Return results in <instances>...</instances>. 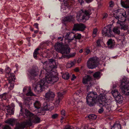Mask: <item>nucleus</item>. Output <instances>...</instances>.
I'll return each instance as SVG.
<instances>
[{
	"instance_id": "obj_1",
	"label": "nucleus",
	"mask_w": 129,
	"mask_h": 129,
	"mask_svg": "<svg viewBox=\"0 0 129 129\" xmlns=\"http://www.w3.org/2000/svg\"><path fill=\"white\" fill-rule=\"evenodd\" d=\"M92 12L90 9L85 10L83 12L80 10L77 13V20L79 22H85L90 17V15Z\"/></svg>"
},
{
	"instance_id": "obj_2",
	"label": "nucleus",
	"mask_w": 129,
	"mask_h": 129,
	"mask_svg": "<svg viewBox=\"0 0 129 129\" xmlns=\"http://www.w3.org/2000/svg\"><path fill=\"white\" fill-rule=\"evenodd\" d=\"M98 95L95 92H89L86 97L87 104L90 106H93L95 104L97 101Z\"/></svg>"
},
{
	"instance_id": "obj_3",
	"label": "nucleus",
	"mask_w": 129,
	"mask_h": 129,
	"mask_svg": "<svg viewBox=\"0 0 129 129\" xmlns=\"http://www.w3.org/2000/svg\"><path fill=\"white\" fill-rule=\"evenodd\" d=\"M43 64V68L47 72L52 71L53 69L57 68V63L55 60L53 59H49L48 61L41 62Z\"/></svg>"
},
{
	"instance_id": "obj_4",
	"label": "nucleus",
	"mask_w": 129,
	"mask_h": 129,
	"mask_svg": "<svg viewBox=\"0 0 129 129\" xmlns=\"http://www.w3.org/2000/svg\"><path fill=\"white\" fill-rule=\"evenodd\" d=\"M54 47L56 51L63 54H68L70 52V49L68 45H63L59 42L56 43Z\"/></svg>"
},
{
	"instance_id": "obj_5",
	"label": "nucleus",
	"mask_w": 129,
	"mask_h": 129,
	"mask_svg": "<svg viewBox=\"0 0 129 129\" xmlns=\"http://www.w3.org/2000/svg\"><path fill=\"white\" fill-rule=\"evenodd\" d=\"M121 90L122 92L126 95H129V82L126 78H123L121 82Z\"/></svg>"
},
{
	"instance_id": "obj_6",
	"label": "nucleus",
	"mask_w": 129,
	"mask_h": 129,
	"mask_svg": "<svg viewBox=\"0 0 129 129\" xmlns=\"http://www.w3.org/2000/svg\"><path fill=\"white\" fill-rule=\"evenodd\" d=\"M44 80V82L46 84L47 88L48 87V84H53L56 82L58 80V78L57 77L52 75L51 74L49 73L45 76V79Z\"/></svg>"
},
{
	"instance_id": "obj_7",
	"label": "nucleus",
	"mask_w": 129,
	"mask_h": 129,
	"mask_svg": "<svg viewBox=\"0 0 129 129\" xmlns=\"http://www.w3.org/2000/svg\"><path fill=\"white\" fill-rule=\"evenodd\" d=\"M46 83L44 82L43 80H41L38 82L34 90L37 93H39L43 91L44 89H46Z\"/></svg>"
},
{
	"instance_id": "obj_8",
	"label": "nucleus",
	"mask_w": 129,
	"mask_h": 129,
	"mask_svg": "<svg viewBox=\"0 0 129 129\" xmlns=\"http://www.w3.org/2000/svg\"><path fill=\"white\" fill-rule=\"evenodd\" d=\"M87 66L89 69H91L97 67L98 66L97 58L93 57L89 58L87 62Z\"/></svg>"
},
{
	"instance_id": "obj_9",
	"label": "nucleus",
	"mask_w": 129,
	"mask_h": 129,
	"mask_svg": "<svg viewBox=\"0 0 129 129\" xmlns=\"http://www.w3.org/2000/svg\"><path fill=\"white\" fill-rule=\"evenodd\" d=\"M25 116L28 117H29L32 119L33 122L38 123L40 122V119L37 116L34 115L32 113L30 112L27 110H25Z\"/></svg>"
},
{
	"instance_id": "obj_10",
	"label": "nucleus",
	"mask_w": 129,
	"mask_h": 129,
	"mask_svg": "<svg viewBox=\"0 0 129 129\" xmlns=\"http://www.w3.org/2000/svg\"><path fill=\"white\" fill-rule=\"evenodd\" d=\"M102 34L103 35L105 36L111 37L113 35L111 30V26L108 25L105 27L102 30Z\"/></svg>"
},
{
	"instance_id": "obj_11",
	"label": "nucleus",
	"mask_w": 129,
	"mask_h": 129,
	"mask_svg": "<svg viewBox=\"0 0 129 129\" xmlns=\"http://www.w3.org/2000/svg\"><path fill=\"white\" fill-rule=\"evenodd\" d=\"M11 70L10 68L8 67L6 69V76L8 78V81L9 83L15 80V76L14 75V74L11 73Z\"/></svg>"
},
{
	"instance_id": "obj_12",
	"label": "nucleus",
	"mask_w": 129,
	"mask_h": 129,
	"mask_svg": "<svg viewBox=\"0 0 129 129\" xmlns=\"http://www.w3.org/2000/svg\"><path fill=\"white\" fill-rule=\"evenodd\" d=\"M85 27L86 26L84 24L81 23H76L74 24L73 30L83 31L84 30Z\"/></svg>"
},
{
	"instance_id": "obj_13",
	"label": "nucleus",
	"mask_w": 129,
	"mask_h": 129,
	"mask_svg": "<svg viewBox=\"0 0 129 129\" xmlns=\"http://www.w3.org/2000/svg\"><path fill=\"white\" fill-rule=\"evenodd\" d=\"M126 12L124 10L122 9H120L115 11L114 12V16L116 19L118 18L123 15L124 13Z\"/></svg>"
},
{
	"instance_id": "obj_14",
	"label": "nucleus",
	"mask_w": 129,
	"mask_h": 129,
	"mask_svg": "<svg viewBox=\"0 0 129 129\" xmlns=\"http://www.w3.org/2000/svg\"><path fill=\"white\" fill-rule=\"evenodd\" d=\"M30 75L33 77L37 76L39 74V70L37 67L33 68L28 71Z\"/></svg>"
},
{
	"instance_id": "obj_15",
	"label": "nucleus",
	"mask_w": 129,
	"mask_h": 129,
	"mask_svg": "<svg viewBox=\"0 0 129 129\" xmlns=\"http://www.w3.org/2000/svg\"><path fill=\"white\" fill-rule=\"evenodd\" d=\"M54 93L52 91L49 90L47 92L45 95V98L47 100H52L55 96Z\"/></svg>"
},
{
	"instance_id": "obj_16",
	"label": "nucleus",
	"mask_w": 129,
	"mask_h": 129,
	"mask_svg": "<svg viewBox=\"0 0 129 129\" xmlns=\"http://www.w3.org/2000/svg\"><path fill=\"white\" fill-rule=\"evenodd\" d=\"M53 109V107L51 106L50 104L47 102H45L43 104V109L45 110H51Z\"/></svg>"
},
{
	"instance_id": "obj_17",
	"label": "nucleus",
	"mask_w": 129,
	"mask_h": 129,
	"mask_svg": "<svg viewBox=\"0 0 129 129\" xmlns=\"http://www.w3.org/2000/svg\"><path fill=\"white\" fill-rule=\"evenodd\" d=\"M98 102L100 104L102 105L106 103L107 100L105 96L101 95L99 98Z\"/></svg>"
},
{
	"instance_id": "obj_18",
	"label": "nucleus",
	"mask_w": 129,
	"mask_h": 129,
	"mask_svg": "<svg viewBox=\"0 0 129 129\" xmlns=\"http://www.w3.org/2000/svg\"><path fill=\"white\" fill-rule=\"evenodd\" d=\"M74 17L73 16L70 15L66 16L62 19V21L64 22H70L74 19Z\"/></svg>"
},
{
	"instance_id": "obj_19",
	"label": "nucleus",
	"mask_w": 129,
	"mask_h": 129,
	"mask_svg": "<svg viewBox=\"0 0 129 129\" xmlns=\"http://www.w3.org/2000/svg\"><path fill=\"white\" fill-rule=\"evenodd\" d=\"M25 127L23 122L21 123H18L16 124L14 129H24Z\"/></svg>"
},
{
	"instance_id": "obj_20",
	"label": "nucleus",
	"mask_w": 129,
	"mask_h": 129,
	"mask_svg": "<svg viewBox=\"0 0 129 129\" xmlns=\"http://www.w3.org/2000/svg\"><path fill=\"white\" fill-rule=\"evenodd\" d=\"M91 78L90 76L88 75L85 76L83 78L82 82L84 84H87L91 80Z\"/></svg>"
},
{
	"instance_id": "obj_21",
	"label": "nucleus",
	"mask_w": 129,
	"mask_h": 129,
	"mask_svg": "<svg viewBox=\"0 0 129 129\" xmlns=\"http://www.w3.org/2000/svg\"><path fill=\"white\" fill-rule=\"evenodd\" d=\"M28 120V121H27L25 122H23L24 124L25 125V127L27 125L31 126L32 125L31 123L32 119H31L29 117H27V116H26Z\"/></svg>"
},
{
	"instance_id": "obj_22",
	"label": "nucleus",
	"mask_w": 129,
	"mask_h": 129,
	"mask_svg": "<svg viewBox=\"0 0 129 129\" xmlns=\"http://www.w3.org/2000/svg\"><path fill=\"white\" fill-rule=\"evenodd\" d=\"M66 92V91H64L62 92H57V99L61 101L63 97V95Z\"/></svg>"
},
{
	"instance_id": "obj_23",
	"label": "nucleus",
	"mask_w": 129,
	"mask_h": 129,
	"mask_svg": "<svg viewBox=\"0 0 129 129\" xmlns=\"http://www.w3.org/2000/svg\"><path fill=\"white\" fill-rule=\"evenodd\" d=\"M15 119L10 118L5 121V123L9 124L12 126H13L15 123Z\"/></svg>"
},
{
	"instance_id": "obj_24",
	"label": "nucleus",
	"mask_w": 129,
	"mask_h": 129,
	"mask_svg": "<svg viewBox=\"0 0 129 129\" xmlns=\"http://www.w3.org/2000/svg\"><path fill=\"white\" fill-rule=\"evenodd\" d=\"M108 47L110 49L113 48L114 45L113 44V40L112 39H109L107 42Z\"/></svg>"
},
{
	"instance_id": "obj_25",
	"label": "nucleus",
	"mask_w": 129,
	"mask_h": 129,
	"mask_svg": "<svg viewBox=\"0 0 129 129\" xmlns=\"http://www.w3.org/2000/svg\"><path fill=\"white\" fill-rule=\"evenodd\" d=\"M120 27L116 26L113 29L112 31L115 34L119 35L120 33Z\"/></svg>"
},
{
	"instance_id": "obj_26",
	"label": "nucleus",
	"mask_w": 129,
	"mask_h": 129,
	"mask_svg": "<svg viewBox=\"0 0 129 129\" xmlns=\"http://www.w3.org/2000/svg\"><path fill=\"white\" fill-rule=\"evenodd\" d=\"M116 101L119 103H121L122 100V97L120 94L114 98Z\"/></svg>"
},
{
	"instance_id": "obj_27",
	"label": "nucleus",
	"mask_w": 129,
	"mask_h": 129,
	"mask_svg": "<svg viewBox=\"0 0 129 129\" xmlns=\"http://www.w3.org/2000/svg\"><path fill=\"white\" fill-rule=\"evenodd\" d=\"M24 104L25 105L27 106L28 107H29V105L31 104V102L29 98H26L25 99Z\"/></svg>"
},
{
	"instance_id": "obj_28",
	"label": "nucleus",
	"mask_w": 129,
	"mask_h": 129,
	"mask_svg": "<svg viewBox=\"0 0 129 129\" xmlns=\"http://www.w3.org/2000/svg\"><path fill=\"white\" fill-rule=\"evenodd\" d=\"M111 129H121V126L119 123H115L112 127Z\"/></svg>"
},
{
	"instance_id": "obj_29",
	"label": "nucleus",
	"mask_w": 129,
	"mask_h": 129,
	"mask_svg": "<svg viewBox=\"0 0 129 129\" xmlns=\"http://www.w3.org/2000/svg\"><path fill=\"white\" fill-rule=\"evenodd\" d=\"M34 105L36 108L38 109L40 108L41 104L39 101H36L34 103Z\"/></svg>"
},
{
	"instance_id": "obj_30",
	"label": "nucleus",
	"mask_w": 129,
	"mask_h": 129,
	"mask_svg": "<svg viewBox=\"0 0 129 129\" xmlns=\"http://www.w3.org/2000/svg\"><path fill=\"white\" fill-rule=\"evenodd\" d=\"M72 36V34L67 33L65 36V38L66 39L68 40L71 41L73 39V37H72L71 38H70V37Z\"/></svg>"
},
{
	"instance_id": "obj_31",
	"label": "nucleus",
	"mask_w": 129,
	"mask_h": 129,
	"mask_svg": "<svg viewBox=\"0 0 129 129\" xmlns=\"http://www.w3.org/2000/svg\"><path fill=\"white\" fill-rule=\"evenodd\" d=\"M112 93L114 98L120 94L117 90H112Z\"/></svg>"
},
{
	"instance_id": "obj_32",
	"label": "nucleus",
	"mask_w": 129,
	"mask_h": 129,
	"mask_svg": "<svg viewBox=\"0 0 129 129\" xmlns=\"http://www.w3.org/2000/svg\"><path fill=\"white\" fill-rule=\"evenodd\" d=\"M7 93H5L2 94L0 95V98L2 100H5L7 99Z\"/></svg>"
},
{
	"instance_id": "obj_33",
	"label": "nucleus",
	"mask_w": 129,
	"mask_h": 129,
	"mask_svg": "<svg viewBox=\"0 0 129 129\" xmlns=\"http://www.w3.org/2000/svg\"><path fill=\"white\" fill-rule=\"evenodd\" d=\"M26 95L27 96H33L34 95V94L31 91V88L29 87L28 88V92L26 93Z\"/></svg>"
},
{
	"instance_id": "obj_34",
	"label": "nucleus",
	"mask_w": 129,
	"mask_h": 129,
	"mask_svg": "<svg viewBox=\"0 0 129 129\" xmlns=\"http://www.w3.org/2000/svg\"><path fill=\"white\" fill-rule=\"evenodd\" d=\"M40 49L39 48L36 49L35 50L34 53V57L35 58L37 57V55L39 53V50Z\"/></svg>"
},
{
	"instance_id": "obj_35",
	"label": "nucleus",
	"mask_w": 129,
	"mask_h": 129,
	"mask_svg": "<svg viewBox=\"0 0 129 129\" xmlns=\"http://www.w3.org/2000/svg\"><path fill=\"white\" fill-rule=\"evenodd\" d=\"M72 36L73 37V38H75L76 39L78 40L80 39L81 37V34H78L76 35H73Z\"/></svg>"
},
{
	"instance_id": "obj_36",
	"label": "nucleus",
	"mask_w": 129,
	"mask_h": 129,
	"mask_svg": "<svg viewBox=\"0 0 129 129\" xmlns=\"http://www.w3.org/2000/svg\"><path fill=\"white\" fill-rule=\"evenodd\" d=\"M62 77L64 79L68 80L69 78V74L68 73H64L62 75Z\"/></svg>"
},
{
	"instance_id": "obj_37",
	"label": "nucleus",
	"mask_w": 129,
	"mask_h": 129,
	"mask_svg": "<svg viewBox=\"0 0 129 129\" xmlns=\"http://www.w3.org/2000/svg\"><path fill=\"white\" fill-rule=\"evenodd\" d=\"M88 117L90 119L94 120L96 118L97 116L95 114H91L89 115Z\"/></svg>"
},
{
	"instance_id": "obj_38",
	"label": "nucleus",
	"mask_w": 129,
	"mask_h": 129,
	"mask_svg": "<svg viewBox=\"0 0 129 129\" xmlns=\"http://www.w3.org/2000/svg\"><path fill=\"white\" fill-rule=\"evenodd\" d=\"M100 72H97L95 73L93 75V77L95 78H100Z\"/></svg>"
},
{
	"instance_id": "obj_39",
	"label": "nucleus",
	"mask_w": 129,
	"mask_h": 129,
	"mask_svg": "<svg viewBox=\"0 0 129 129\" xmlns=\"http://www.w3.org/2000/svg\"><path fill=\"white\" fill-rule=\"evenodd\" d=\"M6 109V110L7 111V113L6 114H7L8 115H10L12 114H13L12 110L11 109Z\"/></svg>"
},
{
	"instance_id": "obj_40",
	"label": "nucleus",
	"mask_w": 129,
	"mask_h": 129,
	"mask_svg": "<svg viewBox=\"0 0 129 129\" xmlns=\"http://www.w3.org/2000/svg\"><path fill=\"white\" fill-rule=\"evenodd\" d=\"M121 29H123L124 30H127L128 31H129V25L127 26L124 25L121 27Z\"/></svg>"
},
{
	"instance_id": "obj_41",
	"label": "nucleus",
	"mask_w": 129,
	"mask_h": 129,
	"mask_svg": "<svg viewBox=\"0 0 129 129\" xmlns=\"http://www.w3.org/2000/svg\"><path fill=\"white\" fill-rule=\"evenodd\" d=\"M61 101L60 100H59L56 99V101H55V103H54V105L56 107H57L59 105V103Z\"/></svg>"
},
{
	"instance_id": "obj_42",
	"label": "nucleus",
	"mask_w": 129,
	"mask_h": 129,
	"mask_svg": "<svg viewBox=\"0 0 129 129\" xmlns=\"http://www.w3.org/2000/svg\"><path fill=\"white\" fill-rule=\"evenodd\" d=\"M105 107L106 109L108 110V111H110L111 110V106L110 105H107L105 106Z\"/></svg>"
},
{
	"instance_id": "obj_43",
	"label": "nucleus",
	"mask_w": 129,
	"mask_h": 129,
	"mask_svg": "<svg viewBox=\"0 0 129 129\" xmlns=\"http://www.w3.org/2000/svg\"><path fill=\"white\" fill-rule=\"evenodd\" d=\"M3 129H11L10 127L8 125H5V126H3L2 127Z\"/></svg>"
},
{
	"instance_id": "obj_44",
	"label": "nucleus",
	"mask_w": 129,
	"mask_h": 129,
	"mask_svg": "<svg viewBox=\"0 0 129 129\" xmlns=\"http://www.w3.org/2000/svg\"><path fill=\"white\" fill-rule=\"evenodd\" d=\"M100 41L101 40H98L96 42L97 44L96 45L97 47H100L101 46V45L100 43Z\"/></svg>"
},
{
	"instance_id": "obj_45",
	"label": "nucleus",
	"mask_w": 129,
	"mask_h": 129,
	"mask_svg": "<svg viewBox=\"0 0 129 129\" xmlns=\"http://www.w3.org/2000/svg\"><path fill=\"white\" fill-rule=\"evenodd\" d=\"M58 116V114H55L52 115L51 116V118L53 119H55Z\"/></svg>"
},
{
	"instance_id": "obj_46",
	"label": "nucleus",
	"mask_w": 129,
	"mask_h": 129,
	"mask_svg": "<svg viewBox=\"0 0 129 129\" xmlns=\"http://www.w3.org/2000/svg\"><path fill=\"white\" fill-rule=\"evenodd\" d=\"M15 81V80L13 81ZM12 81L10 83H9V82H8L9 83H10V86L9 87V88L10 89H12L11 88H13L14 86V84H13V83H11V82H12ZM8 82H9V81H8Z\"/></svg>"
},
{
	"instance_id": "obj_47",
	"label": "nucleus",
	"mask_w": 129,
	"mask_h": 129,
	"mask_svg": "<svg viewBox=\"0 0 129 129\" xmlns=\"http://www.w3.org/2000/svg\"><path fill=\"white\" fill-rule=\"evenodd\" d=\"M61 114L62 116H65V111L64 110H62L61 112Z\"/></svg>"
},
{
	"instance_id": "obj_48",
	"label": "nucleus",
	"mask_w": 129,
	"mask_h": 129,
	"mask_svg": "<svg viewBox=\"0 0 129 129\" xmlns=\"http://www.w3.org/2000/svg\"><path fill=\"white\" fill-rule=\"evenodd\" d=\"M63 2L64 5L65 6H67L68 3L67 0H64Z\"/></svg>"
},
{
	"instance_id": "obj_49",
	"label": "nucleus",
	"mask_w": 129,
	"mask_h": 129,
	"mask_svg": "<svg viewBox=\"0 0 129 129\" xmlns=\"http://www.w3.org/2000/svg\"><path fill=\"white\" fill-rule=\"evenodd\" d=\"M104 110L103 108L102 107L98 111V112L100 113H101L103 112Z\"/></svg>"
},
{
	"instance_id": "obj_50",
	"label": "nucleus",
	"mask_w": 129,
	"mask_h": 129,
	"mask_svg": "<svg viewBox=\"0 0 129 129\" xmlns=\"http://www.w3.org/2000/svg\"><path fill=\"white\" fill-rule=\"evenodd\" d=\"M68 65H70V66L69 67V68H70L73 66L74 65V62H72L71 63H69Z\"/></svg>"
},
{
	"instance_id": "obj_51",
	"label": "nucleus",
	"mask_w": 129,
	"mask_h": 129,
	"mask_svg": "<svg viewBox=\"0 0 129 129\" xmlns=\"http://www.w3.org/2000/svg\"><path fill=\"white\" fill-rule=\"evenodd\" d=\"M78 1L80 3V4L81 5H82L85 1V0H78Z\"/></svg>"
},
{
	"instance_id": "obj_52",
	"label": "nucleus",
	"mask_w": 129,
	"mask_h": 129,
	"mask_svg": "<svg viewBox=\"0 0 129 129\" xmlns=\"http://www.w3.org/2000/svg\"><path fill=\"white\" fill-rule=\"evenodd\" d=\"M76 78V77L75 76L74 74H73L72 76V78L71 79V80H73L74 79Z\"/></svg>"
},
{
	"instance_id": "obj_53",
	"label": "nucleus",
	"mask_w": 129,
	"mask_h": 129,
	"mask_svg": "<svg viewBox=\"0 0 129 129\" xmlns=\"http://www.w3.org/2000/svg\"><path fill=\"white\" fill-rule=\"evenodd\" d=\"M38 24L37 23H36L34 24V26H35V27L37 29H39L38 27Z\"/></svg>"
},
{
	"instance_id": "obj_54",
	"label": "nucleus",
	"mask_w": 129,
	"mask_h": 129,
	"mask_svg": "<svg viewBox=\"0 0 129 129\" xmlns=\"http://www.w3.org/2000/svg\"><path fill=\"white\" fill-rule=\"evenodd\" d=\"M90 52V51L89 50L87 49L86 50V55H87L88 54H89Z\"/></svg>"
},
{
	"instance_id": "obj_55",
	"label": "nucleus",
	"mask_w": 129,
	"mask_h": 129,
	"mask_svg": "<svg viewBox=\"0 0 129 129\" xmlns=\"http://www.w3.org/2000/svg\"><path fill=\"white\" fill-rule=\"evenodd\" d=\"M74 71L76 72H78L79 71V70L78 68H76L74 69Z\"/></svg>"
},
{
	"instance_id": "obj_56",
	"label": "nucleus",
	"mask_w": 129,
	"mask_h": 129,
	"mask_svg": "<svg viewBox=\"0 0 129 129\" xmlns=\"http://www.w3.org/2000/svg\"><path fill=\"white\" fill-rule=\"evenodd\" d=\"M93 0H85V1L87 3H89L91 2Z\"/></svg>"
},
{
	"instance_id": "obj_57",
	"label": "nucleus",
	"mask_w": 129,
	"mask_h": 129,
	"mask_svg": "<svg viewBox=\"0 0 129 129\" xmlns=\"http://www.w3.org/2000/svg\"><path fill=\"white\" fill-rule=\"evenodd\" d=\"M3 72V70L1 68H0V74H2Z\"/></svg>"
},
{
	"instance_id": "obj_58",
	"label": "nucleus",
	"mask_w": 129,
	"mask_h": 129,
	"mask_svg": "<svg viewBox=\"0 0 129 129\" xmlns=\"http://www.w3.org/2000/svg\"><path fill=\"white\" fill-rule=\"evenodd\" d=\"M108 16V15L107 14H105V15L104 16L103 18L104 19L106 18Z\"/></svg>"
},
{
	"instance_id": "obj_59",
	"label": "nucleus",
	"mask_w": 129,
	"mask_h": 129,
	"mask_svg": "<svg viewBox=\"0 0 129 129\" xmlns=\"http://www.w3.org/2000/svg\"><path fill=\"white\" fill-rule=\"evenodd\" d=\"M90 87H91L90 86H89V85H88L87 86V91H89Z\"/></svg>"
},
{
	"instance_id": "obj_60",
	"label": "nucleus",
	"mask_w": 129,
	"mask_h": 129,
	"mask_svg": "<svg viewBox=\"0 0 129 129\" xmlns=\"http://www.w3.org/2000/svg\"><path fill=\"white\" fill-rule=\"evenodd\" d=\"M58 40H63V39L61 37H59L58 38Z\"/></svg>"
},
{
	"instance_id": "obj_61",
	"label": "nucleus",
	"mask_w": 129,
	"mask_h": 129,
	"mask_svg": "<svg viewBox=\"0 0 129 129\" xmlns=\"http://www.w3.org/2000/svg\"><path fill=\"white\" fill-rule=\"evenodd\" d=\"M74 95H79V93H78L77 91L74 94Z\"/></svg>"
},
{
	"instance_id": "obj_62",
	"label": "nucleus",
	"mask_w": 129,
	"mask_h": 129,
	"mask_svg": "<svg viewBox=\"0 0 129 129\" xmlns=\"http://www.w3.org/2000/svg\"><path fill=\"white\" fill-rule=\"evenodd\" d=\"M113 3H111L110 4V6L112 7L113 6Z\"/></svg>"
},
{
	"instance_id": "obj_63",
	"label": "nucleus",
	"mask_w": 129,
	"mask_h": 129,
	"mask_svg": "<svg viewBox=\"0 0 129 129\" xmlns=\"http://www.w3.org/2000/svg\"><path fill=\"white\" fill-rule=\"evenodd\" d=\"M8 84H5V85H4V87H6V88H7L8 86Z\"/></svg>"
},
{
	"instance_id": "obj_64",
	"label": "nucleus",
	"mask_w": 129,
	"mask_h": 129,
	"mask_svg": "<svg viewBox=\"0 0 129 129\" xmlns=\"http://www.w3.org/2000/svg\"><path fill=\"white\" fill-rule=\"evenodd\" d=\"M39 31L38 30H36L34 31V33L35 34H37L38 32Z\"/></svg>"
}]
</instances>
